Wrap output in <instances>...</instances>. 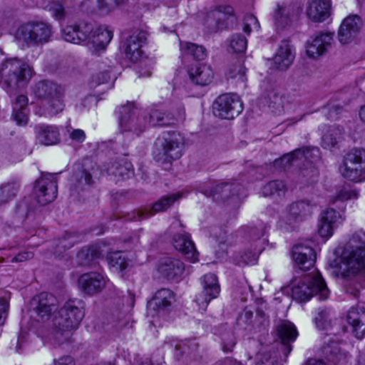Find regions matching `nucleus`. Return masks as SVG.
Masks as SVG:
<instances>
[{"instance_id": "nucleus-23", "label": "nucleus", "mask_w": 365, "mask_h": 365, "mask_svg": "<svg viewBox=\"0 0 365 365\" xmlns=\"http://www.w3.org/2000/svg\"><path fill=\"white\" fill-rule=\"evenodd\" d=\"M317 204L308 200H302L292 202L287 208V223H291L292 221L302 220L307 217H310Z\"/></svg>"}, {"instance_id": "nucleus-26", "label": "nucleus", "mask_w": 365, "mask_h": 365, "mask_svg": "<svg viewBox=\"0 0 365 365\" xmlns=\"http://www.w3.org/2000/svg\"><path fill=\"white\" fill-rule=\"evenodd\" d=\"M173 243L174 247L190 262H195L198 260L199 254L189 234L174 235Z\"/></svg>"}, {"instance_id": "nucleus-39", "label": "nucleus", "mask_w": 365, "mask_h": 365, "mask_svg": "<svg viewBox=\"0 0 365 365\" xmlns=\"http://www.w3.org/2000/svg\"><path fill=\"white\" fill-rule=\"evenodd\" d=\"M174 301V293L169 289H160L155 294L150 306H153L158 311L165 310Z\"/></svg>"}, {"instance_id": "nucleus-9", "label": "nucleus", "mask_w": 365, "mask_h": 365, "mask_svg": "<svg viewBox=\"0 0 365 365\" xmlns=\"http://www.w3.org/2000/svg\"><path fill=\"white\" fill-rule=\"evenodd\" d=\"M265 229L266 227L262 223H259L257 226L247 228L246 234L249 240L253 242V247L252 250H245L242 252L236 253L233 256V262L236 264L244 266L256 263L258 256L264 249L266 242V239L263 238ZM251 247H252V245H251Z\"/></svg>"}, {"instance_id": "nucleus-10", "label": "nucleus", "mask_w": 365, "mask_h": 365, "mask_svg": "<svg viewBox=\"0 0 365 365\" xmlns=\"http://www.w3.org/2000/svg\"><path fill=\"white\" fill-rule=\"evenodd\" d=\"M342 176L351 181L361 182L365 180V150L353 149L344 156L339 167Z\"/></svg>"}, {"instance_id": "nucleus-11", "label": "nucleus", "mask_w": 365, "mask_h": 365, "mask_svg": "<svg viewBox=\"0 0 365 365\" xmlns=\"http://www.w3.org/2000/svg\"><path fill=\"white\" fill-rule=\"evenodd\" d=\"M213 113L222 119H233L243 110L240 96L235 93H225L218 96L213 103Z\"/></svg>"}, {"instance_id": "nucleus-4", "label": "nucleus", "mask_w": 365, "mask_h": 365, "mask_svg": "<svg viewBox=\"0 0 365 365\" xmlns=\"http://www.w3.org/2000/svg\"><path fill=\"white\" fill-rule=\"evenodd\" d=\"M329 294L330 291L318 272L305 275L293 282L292 296L296 301L307 302L313 296H317L320 300H326Z\"/></svg>"}, {"instance_id": "nucleus-58", "label": "nucleus", "mask_w": 365, "mask_h": 365, "mask_svg": "<svg viewBox=\"0 0 365 365\" xmlns=\"http://www.w3.org/2000/svg\"><path fill=\"white\" fill-rule=\"evenodd\" d=\"M110 80V74L108 71H103L97 73L96 76H93L92 81L90 83L91 87H95L97 85H100L101 83H106L108 82Z\"/></svg>"}, {"instance_id": "nucleus-15", "label": "nucleus", "mask_w": 365, "mask_h": 365, "mask_svg": "<svg viewBox=\"0 0 365 365\" xmlns=\"http://www.w3.org/2000/svg\"><path fill=\"white\" fill-rule=\"evenodd\" d=\"M146 40L147 33L145 31H134L121 45L125 58L131 62H137L142 55L141 47Z\"/></svg>"}, {"instance_id": "nucleus-28", "label": "nucleus", "mask_w": 365, "mask_h": 365, "mask_svg": "<svg viewBox=\"0 0 365 365\" xmlns=\"http://www.w3.org/2000/svg\"><path fill=\"white\" fill-rule=\"evenodd\" d=\"M333 33H320L317 34L307 46V53L309 57L317 58L324 54L331 46Z\"/></svg>"}, {"instance_id": "nucleus-49", "label": "nucleus", "mask_w": 365, "mask_h": 365, "mask_svg": "<svg viewBox=\"0 0 365 365\" xmlns=\"http://www.w3.org/2000/svg\"><path fill=\"white\" fill-rule=\"evenodd\" d=\"M266 101L272 112L278 113L282 110L283 98L276 91H269L266 96Z\"/></svg>"}, {"instance_id": "nucleus-8", "label": "nucleus", "mask_w": 365, "mask_h": 365, "mask_svg": "<svg viewBox=\"0 0 365 365\" xmlns=\"http://www.w3.org/2000/svg\"><path fill=\"white\" fill-rule=\"evenodd\" d=\"M84 314V304L81 300H68L60 309L53 324L60 331H70L78 328Z\"/></svg>"}, {"instance_id": "nucleus-54", "label": "nucleus", "mask_w": 365, "mask_h": 365, "mask_svg": "<svg viewBox=\"0 0 365 365\" xmlns=\"http://www.w3.org/2000/svg\"><path fill=\"white\" fill-rule=\"evenodd\" d=\"M222 350L225 352H231L236 344V337L231 329L222 332L220 335Z\"/></svg>"}, {"instance_id": "nucleus-57", "label": "nucleus", "mask_w": 365, "mask_h": 365, "mask_svg": "<svg viewBox=\"0 0 365 365\" xmlns=\"http://www.w3.org/2000/svg\"><path fill=\"white\" fill-rule=\"evenodd\" d=\"M259 28V24L257 19L252 14H247L244 18L243 31L250 34L252 29L257 30Z\"/></svg>"}, {"instance_id": "nucleus-63", "label": "nucleus", "mask_w": 365, "mask_h": 365, "mask_svg": "<svg viewBox=\"0 0 365 365\" xmlns=\"http://www.w3.org/2000/svg\"><path fill=\"white\" fill-rule=\"evenodd\" d=\"M70 138L76 143H83L86 139V133L81 129H73L69 133Z\"/></svg>"}, {"instance_id": "nucleus-47", "label": "nucleus", "mask_w": 365, "mask_h": 365, "mask_svg": "<svg viewBox=\"0 0 365 365\" xmlns=\"http://www.w3.org/2000/svg\"><path fill=\"white\" fill-rule=\"evenodd\" d=\"M109 265L116 272H122L128 264V260L120 252H110L107 256Z\"/></svg>"}, {"instance_id": "nucleus-45", "label": "nucleus", "mask_w": 365, "mask_h": 365, "mask_svg": "<svg viewBox=\"0 0 365 365\" xmlns=\"http://www.w3.org/2000/svg\"><path fill=\"white\" fill-rule=\"evenodd\" d=\"M180 50L197 61L203 60L207 56L206 49L203 46L192 43H180Z\"/></svg>"}, {"instance_id": "nucleus-33", "label": "nucleus", "mask_w": 365, "mask_h": 365, "mask_svg": "<svg viewBox=\"0 0 365 365\" xmlns=\"http://www.w3.org/2000/svg\"><path fill=\"white\" fill-rule=\"evenodd\" d=\"M97 172L98 170L92 167L91 170L83 168L76 173L70 179L71 188L80 191L91 186L94 182L93 177L96 175Z\"/></svg>"}, {"instance_id": "nucleus-2", "label": "nucleus", "mask_w": 365, "mask_h": 365, "mask_svg": "<svg viewBox=\"0 0 365 365\" xmlns=\"http://www.w3.org/2000/svg\"><path fill=\"white\" fill-rule=\"evenodd\" d=\"M365 268V232H354L348 241L340 267L341 274L346 277L358 273Z\"/></svg>"}, {"instance_id": "nucleus-46", "label": "nucleus", "mask_w": 365, "mask_h": 365, "mask_svg": "<svg viewBox=\"0 0 365 365\" xmlns=\"http://www.w3.org/2000/svg\"><path fill=\"white\" fill-rule=\"evenodd\" d=\"M227 78L235 79L236 82L245 83L247 81L246 69L240 61L230 64L225 73Z\"/></svg>"}, {"instance_id": "nucleus-61", "label": "nucleus", "mask_w": 365, "mask_h": 365, "mask_svg": "<svg viewBox=\"0 0 365 365\" xmlns=\"http://www.w3.org/2000/svg\"><path fill=\"white\" fill-rule=\"evenodd\" d=\"M327 110V118L330 120H336L338 118V115L342 112L343 107L339 105L329 106Z\"/></svg>"}, {"instance_id": "nucleus-43", "label": "nucleus", "mask_w": 365, "mask_h": 365, "mask_svg": "<svg viewBox=\"0 0 365 365\" xmlns=\"http://www.w3.org/2000/svg\"><path fill=\"white\" fill-rule=\"evenodd\" d=\"M290 6L280 7L278 11L274 15V21L277 27L283 28L289 24L291 19L297 16L299 12V8L297 7L296 9L292 11L290 14Z\"/></svg>"}, {"instance_id": "nucleus-12", "label": "nucleus", "mask_w": 365, "mask_h": 365, "mask_svg": "<svg viewBox=\"0 0 365 365\" xmlns=\"http://www.w3.org/2000/svg\"><path fill=\"white\" fill-rule=\"evenodd\" d=\"M345 220L344 210L336 211L331 207L323 210L318 218L317 232L319 235L328 240L333 235L334 230L342 225Z\"/></svg>"}, {"instance_id": "nucleus-1", "label": "nucleus", "mask_w": 365, "mask_h": 365, "mask_svg": "<svg viewBox=\"0 0 365 365\" xmlns=\"http://www.w3.org/2000/svg\"><path fill=\"white\" fill-rule=\"evenodd\" d=\"M35 75V71L26 61L11 58L0 64V87L7 93H13L25 87Z\"/></svg>"}, {"instance_id": "nucleus-14", "label": "nucleus", "mask_w": 365, "mask_h": 365, "mask_svg": "<svg viewBox=\"0 0 365 365\" xmlns=\"http://www.w3.org/2000/svg\"><path fill=\"white\" fill-rule=\"evenodd\" d=\"M202 292L196 296L195 302L200 309L205 310L210 302L218 297L220 287L217 277L212 273L205 274L201 279Z\"/></svg>"}, {"instance_id": "nucleus-50", "label": "nucleus", "mask_w": 365, "mask_h": 365, "mask_svg": "<svg viewBox=\"0 0 365 365\" xmlns=\"http://www.w3.org/2000/svg\"><path fill=\"white\" fill-rule=\"evenodd\" d=\"M77 240L74 235L71 234H66L61 239H58L56 242L55 253L61 255L63 251L72 247Z\"/></svg>"}, {"instance_id": "nucleus-34", "label": "nucleus", "mask_w": 365, "mask_h": 365, "mask_svg": "<svg viewBox=\"0 0 365 365\" xmlns=\"http://www.w3.org/2000/svg\"><path fill=\"white\" fill-rule=\"evenodd\" d=\"M28 98L19 95L16 98L13 105L11 118L19 126H24L29 122Z\"/></svg>"}, {"instance_id": "nucleus-44", "label": "nucleus", "mask_w": 365, "mask_h": 365, "mask_svg": "<svg viewBox=\"0 0 365 365\" xmlns=\"http://www.w3.org/2000/svg\"><path fill=\"white\" fill-rule=\"evenodd\" d=\"M324 351L327 354L328 359L336 365H344L347 363L346 353L341 352L335 343H332L331 346L325 347Z\"/></svg>"}, {"instance_id": "nucleus-37", "label": "nucleus", "mask_w": 365, "mask_h": 365, "mask_svg": "<svg viewBox=\"0 0 365 365\" xmlns=\"http://www.w3.org/2000/svg\"><path fill=\"white\" fill-rule=\"evenodd\" d=\"M148 125L168 126L175 123V119L170 114L157 108H151L145 111Z\"/></svg>"}, {"instance_id": "nucleus-19", "label": "nucleus", "mask_w": 365, "mask_h": 365, "mask_svg": "<svg viewBox=\"0 0 365 365\" xmlns=\"http://www.w3.org/2000/svg\"><path fill=\"white\" fill-rule=\"evenodd\" d=\"M294 261L301 269L307 270L312 267L316 261V253L307 243H299L292 248Z\"/></svg>"}, {"instance_id": "nucleus-7", "label": "nucleus", "mask_w": 365, "mask_h": 365, "mask_svg": "<svg viewBox=\"0 0 365 365\" xmlns=\"http://www.w3.org/2000/svg\"><path fill=\"white\" fill-rule=\"evenodd\" d=\"M118 123L121 133L129 132L139 135L148 128L145 111L138 108L134 102H128L119 108Z\"/></svg>"}, {"instance_id": "nucleus-18", "label": "nucleus", "mask_w": 365, "mask_h": 365, "mask_svg": "<svg viewBox=\"0 0 365 365\" xmlns=\"http://www.w3.org/2000/svg\"><path fill=\"white\" fill-rule=\"evenodd\" d=\"M78 285L81 292L92 296L101 292L105 288L106 279L98 272H87L78 277Z\"/></svg>"}, {"instance_id": "nucleus-56", "label": "nucleus", "mask_w": 365, "mask_h": 365, "mask_svg": "<svg viewBox=\"0 0 365 365\" xmlns=\"http://www.w3.org/2000/svg\"><path fill=\"white\" fill-rule=\"evenodd\" d=\"M299 158V159L304 158L305 160L312 163L317 162L320 158L319 150L317 148H307L305 149H300Z\"/></svg>"}, {"instance_id": "nucleus-16", "label": "nucleus", "mask_w": 365, "mask_h": 365, "mask_svg": "<svg viewBox=\"0 0 365 365\" xmlns=\"http://www.w3.org/2000/svg\"><path fill=\"white\" fill-rule=\"evenodd\" d=\"M181 197L180 193L171 194L163 197L155 202L150 209L145 208L134 211L128 219L131 221L141 220L159 212H163L170 207L177 200Z\"/></svg>"}, {"instance_id": "nucleus-51", "label": "nucleus", "mask_w": 365, "mask_h": 365, "mask_svg": "<svg viewBox=\"0 0 365 365\" xmlns=\"http://www.w3.org/2000/svg\"><path fill=\"white\" fill-rule=\"evenodd\" d=\"M359 193L356 190L343 187L337 192L336 196L331 198L330 201L332 204L336 203L337 201H341L344 203L346 200L357 199Z\"/></svg>"}, {"instance_id": "nucleus-30", "label": "nucleus", "mask_w": 365, "mask_h": 365, "mask_svg": "<svg viewBox=\"0 0 365 365\" xmlns=\"http://www.w3.org/2000/svg\"><path fill=\"white\" fill-rule=\"evenodd\" d=\"M294 59L292 47L287 40L281 41L277 52L273 57V63L275 68L281 71L287 69Z\"/></svg>"}, {"instance_id": "nucleus-17", "label": "nucleus", "mask_w": 365, "mask_h": 365, "mask_svg": "<svg viewBox=\"0 0 365 365\" xmlns=\"http://www.w3.org/2000/svg\"><path fill=\"white\" fill-rule=\"evenodd\" d=\"M93 31V24L81 21L75 25L66 26L62 29V36L66 41L75 44H87L89 34Z\"/></svg>"}, {"instance_id": "nucleus-22", "label": "nucleus", "mask_w": 365, "mask_h": 365, "mask_svg": "<svg viewBox=\"0 0 365 365\" xmlns=\"http://www.w3.org/2000/svg\"><path fill=\"white\" fill-rule=\"evenodd\" d=\"M362 21L357 15H350L342 21L338 32L339 41L346 44L351 42L358 34Z\"/></svg>"}, {"instance_id": "nucleus-32", "label": "nucleus", "mask_w": 365, "mask_h": 365, "mask_svg": "<svg viewBox=\"0 0 365 365\" xmlns=\"http://www.w3.org/2000/svg\"><path fill=\"white\" fill-rule=\"evenodd\" d=\"M347 322L352 328L355 336L361 339L365 336V308H351L347 314Z\"/></svg>"}, {"instance_id": "nucleus-6", "label": "nucleus", "mask_w": 365, "mask_h": 365, "mask_svg": "<svg viewBox=\"0 0 365 365\" xmlns=\"http://www.w3.org/2000/svg\"><path fill=\"white\" fill-rule=\"evenodd\" d=\"M53 33L52 26L49 24L43 21H29L18 27L15 38L28 46H38L49 42Z\"/></svg>"}, {"instance_id": "nucleus-48", "label": "nucleus", "mask_w": 365, "mask_h": 365, "mask_svg": "<svg viewBox=\"0 0 365 365\" xmlns=\"http://www.w3.org/2000/svg\"><path fill=\"white\" fill-rule=\"evenodd\" d=\"M19 188V185L16 182L0 186V205L12 200L16 196Z\"/></svg>"}, {"instance_id": "nucleus-21", "label": "nucleus", "mask_w": 365, "mask_h": 365, "mask_svg": "<svg viewBox=\"0 0 365 365\" xmlns=\"http://www.w3.org/2000/svg\"><path fill=\"white\" fill-rule=\"evenodd\" d=\"M362 21L357 15H350L342 21L338 32L339 41L346 44L351 42L358 34Z\"/></svg>"}, {"instance_id": "nucleus-52", "label": "nucleus", "mask_w": 365, "mask_h": 365, "mask_svg": "<svg viewBox=\"0 0 365 365\" xmlns=\"http://www.w3.org/2000/svg\"><path fill=\"white\" fill-rule=\"evenodd\" d=\"M300 149H297L294 151L284 155L282 158L274 160V165L276 168H286L291 165L293 162L299 159V153Z\"/></svg>"}, {"instance_id": "nucleus-13", "label": "nucleus", "mask_w": 365, "mask_h": 365, "mask_svg": "<svg viewBox=\"0 0 365 365\" xmlns=\"http://www.w3.org/2000/svg\"><path fill=\"white\" fill-rule=\"evenodd\" d=\"M57 194V181L54 175L46 174L36 180L34 195L39 205H46L51 203L56 198Z\"/></svg>"}, {"instance_id": "nucleus-41", "label": "nucleus", "mask_w": 365, "mask_h": 365, "mask_svg": "<svg viewBox=\"0 0 365 365\" xmlns=\"http://www.w3.org/2000/svg\"><path fill=\"white\" fill-rule=\"evenodd\" d=\"M287 192V187L282 180H272L263 186L262 193L264 196H270L274 199L284 197Z\"/></svg>"}, {"instance_id": "nucleus-35", "label": "nucleus", "mask_w": 365, "mask_h": 365, "mask_svg": "<svg viewBox=\"0 0 365 365\" xmlns=\"http://www.w3.org/2000/svg\"><path fill=\"white\" fill-rule=\"evenodd\" d=\"M184 269V264L180 259L171 257L164 259L159 267L160 272L168 279L181 276Z\"/></svg>"}, {"instance_id": "nucleus-3", "label": "nucleus", "mask_w": 365, "mask_h": 365, "mask_svg": "<svg viewBox=\"0 0 365 365\" xmlns=\"http://www.w3.org/2000/svg\"><path fill=\"white\" fill-rule=\"evenodd\" d=\"M32 93L39 100L45 101V116H55L65 108V90L59 84L48 80L36 82L31 88Z\"/></svg>"}, {"instance_id": "nucleus-59", "label": "nucleus", "mask_w": 365, "mask_h": 365, "mask_svg": "<svg viewBox=\"0 0 365 365\" xmlns=\"http://www.w3.org/2000/svg\"><path fill=\"white\" fill-rule=\"evenodd\" d=\"M165 344H170L171 347L174 346L176 351H180L179 354H177V356L178 357L182 356L186 353L187 350L190 349V346L187 343L182 341L179 342L175 339H172L169 342L165 341Z\"/></svg>"}, {"instance_id": "nucleus-55", "label": "nucleus", "mask_w": 365, "mask_h": 365, "mask_svg": "<svg viewBox=\"0 0 365 365\" xmlns=\"http://www.w3.org/2000/svg\"><path fill=\"white\" fill-rule=\"evenodd\" d=\"M46 9L56 20H61L65 17V9L59 1H48Z\"/></svg>"}, {"instance_id": "nucleus-60", "label": "nucleus", "mask_w": 365, "mask_h": 365, "mask_svg": "<svg viewBox=\"0 0 365 365\" xmlns=\"http://www.w3.org/2000/svg\"><path fill=\"white\" fill-rule=\"evenodd\" d=\"M302 175L303 177L307 178V179L304 180V182L311 184L317 180L318 172L315 168H311L310 169H304L302 171Z\"/></svg>"}, {"instance_id": "nucleus-62", "label": "nucleus", "mask_w": 365, "mask_h": 365, "mask_svg": "<svg viewBox=\"0 0 365 365\" xmlns=\"http://www.w3.org/2000/svg\"><path fill=\"white\" fill-rule=\"evenodd\" d=\"M231 186L232 185H230L227 183L218 184V185H215V187L213 188V190H212L209 193L207 192H205L204 194L207 196H214L220 192L230 191Z\"/></svg>"}, {"instance_id": "nucleus-20", "label": "nucleus", "mask_w": 365, "mask_h": 365, "mask_svg": "<svg viewBox=\"0 0 365 365\" xmlns=\"http://www.w3.org/2000/svg\"><path fill=\"white\" fill-rule=\"evenodd\" d=\"M112 38L113 32L108 30L106 26L94 27L93 24V31L89 34L87 46L93 53L103 51L110 43Z\"/></svg>"}, {"instance_id": "nucleus-29", "label": "nucleus", "mask_w": 365, "mask_h": 365, "mask_svg": "<svg viewBox=\"0 0 365 365\" xmlns=\"http://www.w3.org/2000/svg\"><path fill=\"white\" fill-rule=\"evenodd\" d=\"M106 170L109 175L113 176L115 180L128 179L133 175V165L124 157L109 163Z\"/></svg>"}, {"instance_id": "nucleus-64", "label": "nucleus", "mask_w": 365, "mask_h": 365, "mask_svg": "<svg viewBox=\"0 0 365 365\" xmlns=\"http://www.w3.org/2000/svg\"><path fill=\"white\" fill-rule=\"evenodd\" d=\"M322 142L325 147H334L338 143V139L333 133H328L323 135Z\"/></svg>"}, {"instance_id": "nucleus-27", "label": "nucleus", "mask_w": 365, "mask_h": 365, "mask_svg": "<svg viewBox=\"0 0 365 365\" xmlns=\"http://www.w3.org/2000/svg\"><path fill=\"white\" fill-rule=\"evenodd\" d=\"M36 140L43 145L58 144L61 140L60 132L56 125L41 123L34 128Z\"/></svg>"}, {"instance_id": "nucleus-24", "label": "nucleus", "mask_w": 365, "mask_h": 365, "mask_svg": "<svg viewBox=\"0 0 365 365\" xmlns=\"http://www.w3.org/2000/svg\"><path fill=\"white\" fill-rule=\"evenodd\" d=\"M331 13V0H308L306 14L314 22L326 21Z\"/></svg>"}, {"instance_id": "nucleus-40", "label": "nucleus", "mask_w": 365, "mask_h": 365, "mask_svg": "<svg viewBox=\"0 0 365 365\" xmlns=\"http://www.w3.org/2000/svg\"><path fill=\"white\" fill-rule=\"evenodd\" d=\"M101 252L97 247H83L76 255L77 263L81 266H91L100 258Z\"/></svg>"}, {"instance_id": "nucleus-38", "label": "nucleus", "mask_w": 365, "mask_h": 365, "mask_svg": "<svg viewBox=\"0 0 365 365\" xmlns=\"http://www.w3.org/2000/svg\"><path fill=\"white\" fill-rule=\"evenodd\" d=\"M215 17L217 19L216 30L232 25L236 21L234 9L229 5L219 6Z\"/></svg>"}, {"instance_id": "nucleus-36", "label": "nucleus", "mask_w": 365, "mask_h": 365, "mask_svg": "<svg viewBox=\"0 0 365 365\" xmlns=\"http://www.w3.org/2000/svg\"><path fill=\"white\" fill-rule=\"evenodd\" d=\"M123 1V0H83L81 7L86 11L97 9L101 14H107Z\"/></svg>"}, {"instance_id": "nucleus-31", "label": "nucleus", "mask_w": 365, "mask_h": 365, "mask_svg": "<svg viewBox=\"0 0 365 365\" xmlns=\"http://www.w3.org/2000/svg\"><path fill=\"white\" fill-rule=\"evenodd\" d=\"M188 75L193 83L200 86L209 85L214 78L212 69L206 64L192 65L188 70Z\"/></svg>"}, {"instance_id": "nucleus-53", "label": "nucleus", "mask_w": 365, "mask_h": 365, "mask_svg": "<svg viewBox=\"0 0 365 365\" xmlns=\"http://www.w3.org/2000/svg\"><path fill=\"white\" fill-rule=\"evenodd\" d=\"M247 41L242 34H234L230 41V48L236 53H243L247 48Z\"/></svg>"}, {"instance_id": "nucleus-25", "label": "nucleus", "mask_w": 365, "mask_h": 365, "mask_svg": "<svg viewBox=\"0 0 365 365\" xmlns=\"http://www.w3.org/2000/svg\"><path fill=\"white\" fill-rule=\"evenodd\" d=\"M34 300L36 302L35 312L42 322L48 319L57 309V299L50 293L41 292Z\"/></svg>"}, {"instance_id": "nucleus-5", "label": "nucleus", "mask_w": 365, "mask_h": 365, "mask_svg": "<svg viewBox=\"0 0 365 365\" xmlns=\"http://www.w3.org/2000/svg\"><path fill=\"white\" fill-rule=\"evenodd\" d=\"M184 145L185 138L181 134L168 133L166 136L155 141L153 158L157 162L169 166L173 160L182 156Z\"/></svg>"}, {"instance_id": "nucleus-42", "label": "nucleus", "mask_w": 365, "mask_h": 365, "mask_svg": "<svg viewBox=\"0 0 365 365\" xmlns=\"http://www.w3.org/2000/svg\"><path fill=\"white\" fill-rule=\"evenodd\" d=\"M277 333L284 344L294 341L298 335L295 326L289 322H284L279 324L277 327Z\"/></svg>"}]
</instances>
